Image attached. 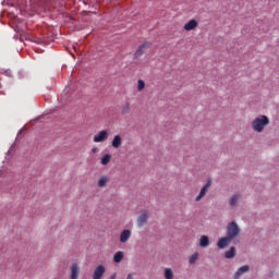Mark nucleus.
<instances>
[{
  "label": "nucleus",
  "mask_w": 279,
  "mask_h": 279,
  "mask_svg": "<svg viewBox=\"0 0 279 279\" xmlns=\"http://www.w3.org/2000/svg\"><path fill=\"white\" fill-rule=\"evenodd\" d=\"M241 234V227L236 221H231L227 225V236L231 240L236 239Z\"/></svg>",
  "instance_id": "obj_2"
},
{
  "label": "nucleus",
  "mask_w": 279,
  "mask_h": 279,
  "mask_svg": "<svg viewBox=\"0 0 279 279\" xmlns=\"http://www.w3.org/2000/svg\"><path fill=\"white\" fill-rule=\"evenodd\" d=\"M198 258H199V253L195 252L194 254H192L189 259L190 265H195Z\"/></svg>",
  "instance_id": "obj_20"
},
{
  "label": "nucleus",
  "mask_w": 279,
  "mask_h": 279,
  "mask_svg": "<svg viewBox=\"0 0 279 279\" xmlns=\"http://www.w3.org/2000/svg\"><path fill=\"white\" fill-rule=\"evenodd\" d=\"M110 160H112V155L107 154L102 156V158L100 159V163L106 166L110 162Z\"/></svg>",
  "instance_id": "obj_18"
},
{
  "label": "nucleus",
  "mask_w": 279,
  "mask_h": 279,
  "mask_svg": "<svg viewBox=\"0 0 279 279\" xmlns=\"http://www.w3.org/2000/svg\"><path fill=\"white\" fill-rule=\"evenodd\" d=\"M165 278L166 279H173V270H171V268H166L165 269Z\"/></svg>",
  "instance_id": "obj_22"
},
{
  "label": "nucleus",
  "mask_w": 279,
  "mask_h": 279,
  "mask_svg": "<svg viewBox=\"0 0 279 279\" xmlns=\"http://www.w3.org/2000/svg\"><path fill=\"white\" fill-rule=\"evenodd\" d=\"M111 145L114 149H119L123 145V137L121 135H114Z\"/></svg>",
  "instance_id": "obj_12"
},
{
  "label": "nucleus",
  "mask_w": 279,
  "mask_h": 279,
  "mask_svg": "<svg viewBox=\"0 0 279 279\" xmlns=\"http://www.w3.org/2000/svg\"><path fill=\"white\" fill-rule=\"evenodd\" d=\"M236 256V247L231 246L229 251L225 253V258H234Z\"/></svg>",
  "instance_id": "obj_15"
},
{
  "label": "nucleus",
  "mask_w": 279,
  "mask_h": 279,
  "mask_svg": "<svg viewBox=\"0 0 279 279\" xmlns=\"http://www.w3.org/2000/svg\"><path fill=\"white\" fill-rule=\"evenodd\" d=\"M104 274H106V267L104 265H99L94 270L93 279H101L104 278Z\"/></svg>",
  "instance_id": "obj_7"
},
{
  "label": "nucleus",
  "mask_w": 279,
  "mask_h": 279,
  "mask_svg": "<svg viewBox=\"0 0 279 279\" xmlns=\"http://www.w3.org/2000/svg\"><path fill=\"white\" fill-rule=\"evenodd\" d=\"M117 278V274L111 275L110 279Z\"/></svg>",
  "instance_id": "obj_26"
},
{
  "label": "nucleus",
  "mask_w": 279,
  "mask_h": 279,
  "mask_svg": "<svg viewBox=\"0 0 279 279\" xmlns=\"http://www.w3.org/2000/svg\"><path fill=\"white\" fill-rule=\"evenodd\" d=\"M247 271H250V266L244 265L242 267H240L234 275V279H241V276H243V274H247Z\"/></svg>",
  "instance_id": "obj_13"
},
{
  "label": "nucleus",
  "mask_w": 279,
  "mask_h": 279,
  "mask_svg": "<svg viewBox=\"0 0 279 279\" xmlns=\"http://www.w3.org/2000/svg\"><path fill=\"white\" fill-rule=\"evenodd\" d=\"M105 141H108L107 130L99 131L98 134L94 135V143H105Z\"/></svg>",
  "instance_id": "obj_6"
},
{
  "label": "nucleus",
  "mask_w": 279,
  "mask_h": 279,
  "mask_svg": "<svg viewBox=\"0 0 279 279\" xmlns=\"http://www.w3.org/2000/svg\"><path fill=\"white\" fill-rule=\"evenodd\" d=\"M123 252L119 251L113 255L114 263H121L123 260Z\"/></svg>",
  "instance_id": "obj_19"
},
{
  "label": "nucleus",
  "mask_w": 279,
  "mask_h": 279,
  "mask_svg": "<svg viewBox=\"0 0 279 279\" xmlns=\"http://www.w3.org/2000/svg\"><path fill=\"white\" fill-rule=\"evenodd\" d=\"M199 245H201V247H208V245H210V240L208 239L207 235L201 236Z\"/></svg>",
  "instance_id": "obj_16"
},
{
  "label": "nucleus",
  "mask_w": 279,
  "mask_h": 279,
  "mask_svg": "<svg viewBox=\"0 0 279 279\" xmlns=\"http://www.w3.org/2000/svg\"><path fill=\"white\" fill-rule=\"evenodd\" d=\"M125 279H134V274H129Z\"/></svg>",
  "instance_id": "obj_24"
},
{
  "label": "nucleus",
  "mask_w": 279,
  "mask_h": 279,
  "mask_svg": "<svg viewBox=\"0 0 279 279\" xmlns=\"http://www.w3.org/2000/svg\"><path fill=\"white\" fill-rule=\"evenodd\" d=\"M240 199H241V194H234L229 202L230 206H232V207L236 206V204H239Z\"/></svg>",
  "instance_id": "obj_17"
},
{
  "label": "nucleus",
  "mask_w": 279,
  "mask_h": 279,
  "mask_svg": "<svg viewBox=\"0 0 279 279\" xmlns=\"http://www.w3.org/2000/svg\"><path fill=\"white\" fill-rule=\"evenodd\" d=\"M132 236V231L130 229H124L120 234V243H128Z\"/></svg>",
  "instance_id": "obj_10"
},
{
  "label": "nucleus",
  "mask_w": 279,
  "mask_h": 279,
  "mask_svg": "<svg viewBox=\"0 0 279 279\" xmlns=\"http://www.w3.org/2000/svg\"><path fill=\"white\" fill-rule=\"evenodd\" d=\"M147 221H149V213L147 210H143L137 217V227L144 228V226H147Z\"/></svg>",
  "instance_id": "obj_4"
},
{
  "label": "nucleus",
  "mask_w": 279,
  "mask_h": 279,
  "mask_svg": "<svg viewBox=\"0 0 279 279\" xmlns=\"http://www.w3.org/2000/svg\"><path fill=\"white\" fill-rule=\"evenodd\" d=\"M137 90L141 93L143 90H145V81L143 80H138L137 81Z\"/></svg>",
  "instance_id": "obj_23"
},
{
  "label": "nucleus",
  "mask_w": 279,
  "mask_h": 279,
  "mask_svg": "<svg viewBox=\"0 0 279 279\" xmlns=\"http://www.w3.org/2000/svg\"><path fill=\"white\" fill-rule=\"evenodd\" d=\"M269 123H270L269 117L258 116L252 122V130L260 134V132H264L265 128H267Z\"/></svg>",
  "instance_id": "obj_1"
},
{
  "label": "nucleus",
  "mask_w": 279,
  "mask_h": 279,
  "mask_svg": "<svg viewBox=\"0 0 279 279\" xmlns=\"http://www.w3.org/2000/svg\"><path fill=\"white\" fill-rule=\"evenodd\" d=\"M110 182V177L108 175H102L98 180V186L99 189H106V185Z\"/></svg>",
  "instance_id": "obj_14"
},
{
  "label": "nucleus",
  "mask_w": 279,
  "mask_h": 279,
  "mask_svg": "<svg viewBox=\"0 0 279 279\" xmlns=\"http://www.w3.org/2000/svg\"><path fill=\"white\" fill-rule=\"evenodd\" d=\"M92 151H93V154H97L98 148H97V147H93V148H92Z\"/></svg>",
  "instance_id": "obj_25"
},
{
  "label": "nucleus",
  "mask_w": 279,
  "mask_h": 279,
  "mask_svg": "<svg viewBox=\"0 0 279 279\" xmlns=\"http://www.w3.org/2000/svg\"><path fill=\"white\" fill-rule=\"evenodd\" d=\"M198 23L195 20H190L184 26L183 29L185 32H193V29H197Z\"/></svg>",
  "instance_id": "obj_11"
},
{
  "label": "nucleus",
  "mask_w": 279,
  "mask_h": 279,
  "mask_svg": "<svg viewBox=\"0 0 279 279\" xmlns=\"http://www.w3.org/2000/svg\"><path fill=\"white\" fill-rule=\"evenodd\" d=\"M70 271H71L70 279H78L80 278V271H81L80 265L72 264Z\"/></svg>",
  "instance_id": "obj_9"
},
{
  "label": "nucleus",
  "mask_w": 279,
  "mask_h": 279,
  "mask_svg": "<svg viewBox=\"0 0 279 279\" xmlns=\"http://www.w3.org/2000/svg\"><path fill=\"white\" fill-rule=\"evenodd\" d=\"M151 47V43L149 41H145L144 44H142L141 46H138L137 50L134 53V58H141V56H143V53H145V51H147V49H149Z\"/></svg>",
  "instance_id": "obj_5"
},
{
  "label": "nucleus",
  "mask_w": 279,
  "mask_h": 279,
  "mask_svg": "<svg viewBox=\"0 0 279 279\" xmlns=\"http://www.w3.org/2000/svg\"><path fill=\"white\" fill-rule=\"evenodd\" d=\"M213 186V179H209L207 183L201 189L199 194L196 196L195 202H202L204 197H206V193H208V189Z\"/></svg>",
  "instance_id": "obj_3"
},
{
  "label": "nucleus",
  "mask_w": 279,
  "mask_h": 279,
  "mask_svg": "<svg viewBox=\"0 0 279 279\" xmlns=\"http://www.w3.org/2000/svg\"><path fill=\"white\" fill-rule=\"evenodd\" d=\"M122 114H130V102H125L121 108Z\"/></svg>",
  "instance_id": "obj_21"
},
{
  "label": "nucleus",
  "mask_w": 279,
  "mask_h": 279,
  "mask_svg": "<svg viewBox=\"0 0 279 279\" xmlns=\"http://www.w3.org/2000/svg\"><path fill=\"white\" fill-rule=\"evenodd\" d=\"M230 243H232V240L227 235V236L220 238L217 245L219 250H226V247H228Z\"/></svg>",
  "instance_id": "obj_8"
}]
</instances>
